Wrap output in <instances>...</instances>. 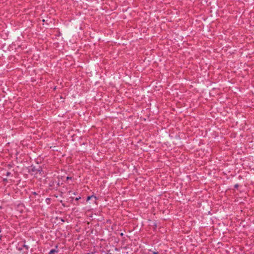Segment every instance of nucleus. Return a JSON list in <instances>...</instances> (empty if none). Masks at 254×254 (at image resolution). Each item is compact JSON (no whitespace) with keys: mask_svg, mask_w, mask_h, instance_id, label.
<instances>
[{"mask_svg":"<svg viewBox=\"0 0 254 254\" xmlns=\"http://www.w3.org/2000/svg\"><path fill=\"white\" fill-rule=\"evenodd\" d=\"M152 254H158V252H154Z\"/></svg>","mask_w":254,"mask_h":254,"instance_id":"7ed1b4c3","label":"nucleus"},{"mask_svg":"<svg viewBox=\"0 0 254 254\" xmlns=\"http://www.w3.org/2000/svg\"><path fill=\"white\" fill-rule=\"evenodd\" d=\"M92 197H94L95 199H96V196H94L93 195H92V196H88L87 198V201H88Z\"/></svg>","mask_w":254,"mask_h":254,"instance_id":"f03ea898","label":"nucleus"},{"mask_svg":"<svg viewBox=\"0 0 254 254\" xmlns=\"http://www.w3.org/2000/svg\"><path fill=\"white\" fill-rule=\"evenodd\" d=\"M57 252H58L57 251H56V250L52 249L50 251L49 254H55L56 253H57Z\"/></svg>","mask_w":254,"mask_h":254,"instance_id":"f257e3e1","label":"nucleus"},{"mask_svg":"<svg viewBox=\"0 0 254 254\" xmlns=\"http://www.w3.org/2000/svg\"><path fill=\"white\" fill-rule=\"evenodd\" d=\"M80 198V197H76V198H75V200H79Z\"/></svg>","mask_w":254,"mask_h":254,"instance_id":"20e7f679","label":"nucleus"},{"mask_svg":"<svg viewBox=\"0 0 254 254\" xmlns=\"http://www.w3.org/2000/svg\"><path fill=\"white\" fill-rule=\"evenodd\" d=\"M67 179H69V178L68 177H67Z\"/></svg>","mask_w":254,"mask_h":254,"instance_id":"39448f33","label":"nucleus"}]
</instances>
